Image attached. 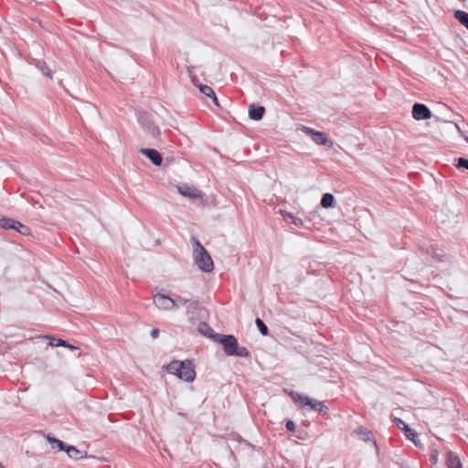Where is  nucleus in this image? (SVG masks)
I'll list each match as a JSON object with an SVG mask.
<instances>
[{"instance_id": "f257e3e1", "label": "nucleus", "mask_w": 468, "mask_h": 468, "mask_svg": "<svg viewBox=\"0 0 468 468\" xmlns=\"http://www.w3.org/2000/svg\"><path fill=\"white\" fill-rule=\"evenodd\" d=\"M212 340L222 345L223 350L228 356H236L239 357H248L250 352L245 346H239L237 338L233 335H217L212 336Z\"/></svg>"}, {"instance_id": "f03ea898", "label": "nucleus", "mask_w": 468, "mask_h": 468, "mask_svg": "<svg viewBox=\"0 0 468 468\" xmlns=\"http://www.w3.org/2000/svg\"><path fill=\"white\" fill-rule=\"evenodd\" d=\"M167 371L186 382H193L196 378V371L190 360H174L168 364Z\"/></svg>"}, {"instance_id": "7ed1b4c3", "label": "nucleus", "mask_w": 468, "mask_h": 468, "mask_svg": "<svg viewBox=\"0 0 468 468\" xmlns=\"http://www.w3.org/2000/svg\"><path fill=\"white\" fill-rule=\"evenodd\" d=\"M192 239L194 240L193 252L195 263L201 271L210 272L214 268L210 255L197 239L194 238Z\"/></svg>"}, {"instance_id": "20e7f679", "label": "nucleus", "mask_w": 468, "mask_h": 468, "mask_svg": "<svg viewBox=\"0 0 468 468\" xmlns=\"http://www.w3.org/2000/svg\"><path fill=\"white\" fill-rule=\"evenodd\" d=\"M290 396L294 402H300L303 407L308 406L311 410L322 413H327L328 411V407L322 401L303 396L296 391H291Z\"/></svg>"}, {"instance_id": "39448f33", "label": "nucleus", "mask_w": 468, "mask_h": 468, "mask_svg": "<svg viewBox=\"0 0 468 468\" xmlns=\"http://www.w3.org/2000/svg\"><path fill=\"white\" fill-rule=\"evenodd\" d=\"M301 130L306 134L311 136L312 140L319 144L325 145L328 147L333 146V142L328 138V136L323 133L314 130L313 128L307 126H302Z\"/></svg>"}, {"instance_id": "423d86ee", "label": "nucleus", "mask_w": 468, "mask_h": 468, "mask_svg": "<svg viewBox=\"0 0 468 468\" xmlns=\"http://www.w3.org/2000/svg\"><path fill=\"white\" fill-rule=\"evenodd\" d=\"M154 305L163 311H171L177 309L176 301L164 293H156L154 295Z\"/></svg>"}, {"instance_id": "0eeeda50", "label": "nucleus", "mask_w": 468, "mask_h": 468, "mask_svg": "<svg viewBox=\"0 0 468 468\" xmlns=\"http://www.w3.org/2000/svg\"><path fill=\"white\" fill-rule=\"evenodd\" d=\"M139 122L144 129V131L154 140L159 141L161 132L158 126H156L149 118L146 113H143L138 118Z\"/></svg>"}, {"instance_id": "6e6552de", "label": "nucleus", "mask_w": 468, "mask_h": 468, "mask_svg": "<svg viewBox=\"0 0 468 468\" xmlns=\"http://www.w3.org/2000/svg\"><path fill=\"white\" fill-rule=\"evenodd\" d=\"M206 310L199 305L197 300H193L191 303H188V306L186 307V316L190 323L195 324L199 319L203 317V314Z\"/></svg>"}, {"instance_id": "1a4fd4ad", "label": "nucleus", "mask_w": 468, "mask_h": 468, "mask_svg": "<svg viewBox=\"0 0 468 468\" xmlns=\"http://www.w3.org/2000/svg\"><path fill=\"white\" fill-rule=\"evenodd\" d=\"M412 117L417 121L427 120L431 117V112L425 104L416 102L412 107Z\"/></svg>"}, {"instance_id": "9d476101", "label": "nucleus", "mask_w": 468, "mask_h": 468, "mask_svg": "<svg viewBox=\"0 0 468 468\" xmlns=\"http://www.w3.org/2000/svg\"><path fill=\"white\" fill-rule=\"evenodd\" d=\"M177 190L182 196L190 199L202 198L203 197L202 192L199 189L187 184L177 186Z\"/></svg>"}, {"instance_id": "9b49d317", "label": "nucleus", "mask_w": 468, "mask_h": 468, "mask_svg": "<svg viewBox=\"0 0 468 468\" xmlns=\"http://www.w3.org/2000/svg\"><path fill=\"white\" fill-rule=\"evenodd\" d=\"M140 153L145 155L154 165H161L163 157L161 154L155 149L142 148Z\"/></svg>"}, {"instance_id": "f8f14e48", "label": "nucleus", "mask_w": 468, "mask_h": 468, "mask_svg": "<svg viewBox=\"0 0 468 468\" xmlns=\"http://www.w3.org/2000/svg\"><path fill=\"white\" fill-rule=\"evenodd\" d=\"M357 436L360 437L361 440H363L364 441H371L373 442L374 446L376 448H378V444H377V441L374 438V435L372 433L371 431H369L367 428L364 427V426H359L358 428H356L354 431Z\"/></svg>"}, {"instance_id": "ddd939ff", "label": "nucleus", "mask_w": 468, "mask_h": 468, "mask_svg": "<svg viewBox=\"0 0 468 468\" xmlns=\"http://www.w3.org/2000/svg\"><path fill=\"white\" fill-rule=\"evenodd\" d=\"M265 108L261 105L250 104L249 107V117L253 121H260L263 118Z\"/></svg>"}, {"instance_id": "4468645a", "label": "nucleus", "mask_w": 468, "mask_h": 468, "mask_svg": "<svg viewBox=\"0 0 468 468\" xmlns=\"http://www.w3.org/2000/svg\"><path fill=\"white\" fill-rule=\"evenodd\" d=\"M445 463L447 468H463L460 458L452 452H448Z\"/></svg>"}, {"instance_id": "2eb2a0df", "label": "nucleus", "mask_w": 468, "mask_h": 468, "mask_svg": "<svg viewBox=\"0 0 468 468\" xmlns=\"http://www.w3.org/2000/svg\"><path fill=\"white\" fill-rule=\"evenodd\" d=\"M42 337L43 338H47V339L49 340L48 345L50 346H64V347L69 348L71 350H77L78 349L77 346L69 344L67 341H65L63 339H57V338H55L53 336H50V335H43Z\"/></svg>"}, {"instance_id": "dca6fc26", "label": "nucleus", "mask_w": 468, "mask_h": 468, "mask_svg": "<svg viewBox=\"0 0 468 468\" xmlns=\"http://www.w3.org/2000/svg\"><path fill=\"white\" fill-rule=\"evenodd\" d=\"M197 330L202 335H205L211 340L213 335H218V333H215L214 330L206 322H199L197 324Z\"/></svg>"}, {"instance_id": "f3484780", "label": "nucleus", "mask_w": 468, "mask_h": 468, "mask_svg": "<svg viewBox=\"0 0 468 468\" xmlns=\"http://www.w3.org/2000/svg\"><path fill=\"white\" fill-rule=\"evenodd\" d=\"M47 440L51 444V447L54 450L65 452V449H67L68 447V445H66L65 442L55 437H52L50 434L47 436Z\"/></svg>"}, {"instance_id": "a211bd4d", "label": "nucleus", "mask_w": 468, "mask_h": 468, "mask_svg": "<svg viewBox=\"0 0 468 468\" xmlns=\"http://www.w3.org/2000/svg\"><path fill=\"white\" fill-rule=\"evenodd\" d=\"M404 434L409 440H410L415 444V446H421V443L419 440L418 432L414 429L407 428Z\"/></svg>"}, {"instance_id": "6ab92c4d", "label": "nucleus", "mask_w": 468, "mask_h": 468, "mask_svg": "<svg viewBox=\"0 0 468 468\" xmlns=\"http://www.w3.org/2000/svg\"><path fill=\"white\" fill-rule=\"evenodd\" d=\"M335 197L330 193H325L323 195L321 199V206L324 208H329L335 207Z\"/></svg>"}, {"instance_id": "aec40b11", "label": "nucleus", "mask_w": 468, "mask_h": 468, "mask_svg": "<svg viewBox=\"0 0 468 468\" xmlns=\"http://www.w3.org/2000/svg\"><path fill=\"white\" fill-rule=\"evenodd\" d=\"M454 18L468 29V13L462 10L454 12Z\"/></svg>"}, {"instance_id": "412c9836", "label": "nucleus", "mask_w": 468, "mask_h": 468, "mask_svg": "<svg viewBox=\"0 0 468 468\" xmlns=\"http://www.w3.org/2000/svg\"><path fill=\"white\" fill-rule=\"evenodd\" d=\"M14 225L15 228H13V229L17 231L21 235L29 236L31 234L30 229L27 226L22 224L21 222L15 220Z\"/></svg>"}, {"instance_id": "4be33fe9", "label": "nucleus", "mask_w": 468, "mask_h": 468, "mask_svg": "<svg viewBox=\"0 0 468 468\" xmlns=\"http://www.w3.org/2000/svg\"><path fill=\"white\" fill-rule=\"evenodd\" d=\"M36 66L44 76L52 79V70L48 67L45 61H37Z\"/></svg>"}, {"instance_id": "5701e85b", "label": "nucleus", "mask_w": 468, "mask_h": 468, "mask_svg": "<svg viewBox=\"0 0 468 468\" xmlns=\"http://www.w3.org/2000/svg\"><path fill=\"white\" fill-rule=\"evenodd\" d=\"M15 219L7 218V217H2L0 218V228L3 229H13L15 228Z\"/></svg>"}, {"instance_id": "b1692460", "label": "nucleus", "mask_w": 468, "mask_h": 468, "mask_svg": "<svg viewBox=\"0 0 468 468\" xmlns=\"http://www.w3.org/2000/svg\"><path fill=\"white\" fill-rule=\"evenodd\" d=\"M65 452L68 453V455L75 460L80 459L83 456L81 455V452L74 446L68 445L67 449H65Z\"/></svg>"}, {"instance_id": "393cba45", "label": "nucleus", "mask_w": 468, "mask_h": 468, "mask_svg": "<svg viewBox=\"0 0 468 468\" xmlns=\"http://www.w3.org/2000/svg\"><path fill=\"white\" fill-rule=\"evenodd\" d=\"M255 324H256L260 333L262 335L266 336V335H269V329H268L267 325L263 323V321L261 319L257 318L255 320Z\"/></svg>"}, {"instance_id": "a878e982", "label": "nucleus", "mask_w": 468, "mask_h": 468, "mask_svg": "<svg viewBox=\"0 0 468 468\" xmlns=\"http://www.w3.org/2000/svg\"><path fill=\"white\" fill-rule=\"evenodd\" d=\"M198 88H199L200 92L202 94H204L205 96L209 97V98L212 95L214 96V90H213V89L210 86L204 85V84H199Z\"/></svg>"}, {"instance_id": "bb28decb", "label": "nucleus", "mask_w": 468, "mask_h": 468, "mask_svg": "<svg viewBox=\"0 0 468 468\" xmlns=\"http://www.w3.org/2000/svg\"><path fill=\"white\" fill-rule=\"evenodd\" d=\"M456 167L459 169L463 168V169L468 170V159L463 158V157L458 158Z\"/></svg>"}, {"instance_id": "cd10ccee", "label": "nucleus", "mask_w": 468, "mask_h": 468, "mask_svg": "<svg viewBox=\"0 0 468 468\" xmlns=\"http://www.w3.org/2000/svg\"><path fill=\"white\" fill-rule=\"evenodd\" d=\"M174 300L176 301L177 306L179 304H182V305H185L186 307L188 306V303H191L193 301V300L186 299V298H184V297L178 296V295H176Z\"/></svg>"}, {"instance_id": "c85d7f7f", "label": "nucleus", "mask_w": 468, "mask_h": 468, "mask_svg": "<svg viewBox=\"0 0 468 468\" xmlns=\"http://www.w3.org/2000/svg\"><path fill=\"white\" fill-rule=\"evenodd\" d=\"M394 422H395L396 426L399 429L402 430L404 432L406 431L407 428H410L409 425L406 424L401 419L395 418Z\"/></svg>"}, {"instance_id": "c756f323", "label": "nucleus", "mask_w": 468, "mask_h": 468, "mask_svg": "<svg viewBox=\"0 0 468 468\" xmlns=\"http://www.w3.org/2000/svg\"><path fill=\"white\" fill-rule=\"evenodd\" d=\"M292 223L294 224L297 227H300V228H303L304 227L303 219H301L300 218H297V217H294L292 219Z\"/></svg>"}, {"instance_id": "7c9ffc66", "label": "nucleus", "mask_w": 468, "mask_h": 468, "mask_svg": "<svg viewBox=\"0 0 468 468\" xmlns=\"http://www.w3.org/2000/svg\"><path fill=\"white\" fill-rule=\"evenodd\" d=\"M438 455H439V452L437 450H433L431 456H430V461L432 463H436L437 461H438Z\"/></svg>"}, {"instance_id": "2f4dec72", "label": "nucleus", "mask_w": 468, "mask_h": 468, "mask_svg": "<svg viewBox=\"0 0 468 468\" xmlns=\"http://www.w3.org/2000/svg\"><path fill=\"white\" fill-rule=\"evenodd\" d=\"M295 423L292 421V420H288L286 422V429L289 431H295Z\"/></svg>"}, {"instance_id": "473e14b6", "label": "nucleus", "mask_w": 468, "mask_h": 468, "mask_svg": "<svg viewBox=\"0 0 468 468\" xmlns=\"http://www.w3.org/2000/svg\"><path fill=\"white\" fill-rule=\"evenodd\" d=\"M239 441L240 443H243L245 446L249 447V448H251V449H254V446L250 443L249 441H247L246 440H242L240 437H239Z\"/></svg>"}, {"instance_id": "72a5a7b5", "label": "nucleus", "mask_w": 468, "mask_h": 468, "mask_svg": "<svg viewBox=\"0 0 468 468\" xmlns=\"http://www.w3.org/2000/svg\"><path fill=\"white\" fill-rule=\"evenodd\" d=\"M150 335L153 338H156L159 335V330L154 328L151 331Z\"/></svg>"}, {"instance_id": "f704fd0d", "label": "nucleus", "mask_w": 468, "mask_h": 468, "mask_svg": "<svg viewBox=\"0 0 468 468\" xmlns=\"http://www.w3.org/2000/svg\"><path fill=\"white\" fill-rule=\"evenodd\" d=\"M282 215L286 218H289L291 219H292L294 218V216L290 213V212H283V211H281Z\"/></svg>"}, {"instance_id": "c9c22d12", "label": "nucleus", "mask_w": 468, "mask_h": 468, "mask_svg": "<svg viewBox=\"0 0 468 468\" xmlns=\"http://www.w3.org/2000/svg\"><path fill=\"white\" fill-rule=\"evenodd\" d=\"M210 98L212 99V101H213L214 104H215L216 106L219 107V102H218V98H217L216 94L214 93V96L212 95Z\"/></svg>"}, {"instance_id": "e433bc0d", "label": "nucleus", "mask_w": 468, "mask_h": 468, "mask_svg": "<svg viewBox=\"0 0 468 468\" xmlns=\"http://www.w3.org/2000/svg\"><path fill=\"white\" fill-rule=\"evenodd\" d=\"M455 127H456V129H457L459 132H461V128L459 127V125H458V124H455Z\"/></svg>"}, {"instance_id": "4c0bfd02", "label": "nucleus", "mask_w": 468, "mask_h": 468, "mask_svg": "<svg viewBox=\"0 0 468 468\" xmlns=\"http://www.w3.org/2000/svg\"><path fill=\"white\" fill-rule=\"evenodd\" d=\"M191 69H192V67H191V68H188V73H189V75H190V76H191V74H192Z\"/></svg>"}, {"instance_id": "58836bf2", "label": "nucleus", "mask_w": 468, "mask_h": 468, "mask_svg": "<svg viewBox=\"0 0 468 468\" xmlns=\"http://www.w3.org/2000/svg\"><path fill=\"white\" fill-rule=\"evenodd\" d=\"M465 141L468 143V136L465 137Z\"/></svg>"}, {"instance_id": "ea45409f", "label": "nucleus", "mask_w": 468, "mask_h": 468, "mask_svg": "<svg viewBox=\"0 0 468 468\" xmlns=\"http://www.w3.org/2000/svg\"><path fill=\"white\" fill-rule=\"evenodd\" d=\"M0 468H4L3 464L0 463Z\"/></svg>"}]
</instances>
